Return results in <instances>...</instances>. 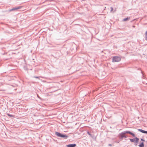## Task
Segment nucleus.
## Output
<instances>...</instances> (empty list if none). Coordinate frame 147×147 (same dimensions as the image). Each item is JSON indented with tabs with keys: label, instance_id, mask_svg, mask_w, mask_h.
Here are the masks:
<instances>
[{
	"label": "nucleus",
	"instance_id": "nucleus-1",
	"mask_svg": "<svg viewBox=\"0 0 147 147\" xmlns=\"http://www.w3.org/2000/svg\"><path fill=\"white\" fill-rule=\"evenodd\" d=\"M121 59L120 57H113V62H117L120 61Z\"/></svg>",
	"mask_w": 147,
	"mask_h": 147
},
{
	"label": "nucleus",
	"instance_id": "nucleus-2",
	"mask_svg": "<svg viewBox=\"0 0 147 147\" xmlns=\"http://www.w3.org/2000/svg\"><path fill=\"white\" fill-rule=\"evenodd\" d=\"M55 134L58 136L61 137H65L67 138V136L65 135L62 134H61L57 132H55Z\"/></svg>",
	"mask_w": 147,
	"mask_h": 147
},
{
	"label": "nucleus",
	"instance_id": "nucleus-3",
	"mask_svg": "<svg viewBox=\"0 0 147 147\" xmlns=\"http://www.w3.org/2000/svg\"><path fill=\"white\" fill-rule=\"evenodd\" d=\"M139 140V139L137 138H135L134 139H130V140L131 142H134L136 141L137 143Z\"/></svg>",
	"mask_w": 147,
	"mask_h": 147
},
{
	"label": "nucleus",
	"instance_id": "nucleus-4",
	"mask_svg": "<svg viewBox=\"0 0 147 147\" xmlns=\"http://www.w3.org/2000/svg\"><path fill=\"white\" fill-rule=\"evenodd\" d=\"M125 133L123 132L121 133L120 134V135L121 136V137L122 138L123 137L125 138H126V137L125 136Z\"/></svg>",
	"mask_w": 147,
	"mask_h": 147
},
{
	"label": "nucleus",
	"instance_id": "nucleus-5",
	"mask_svg": "<svg viewBox=\"0 0 147 147\" xmlns=\"http://www.w3.org/2000/svg\"><path fill=\"white\" fill-rule=\"evenodd\" d=\"M76 145L75 144H72L68 145L67 146V147H75Z\"/></svg>",
	"mask_w": 147,
	"mask_h": 147
},
{
	"label": "nucleus",
	"instance_id": "nucleus-6",
	"mask_svg": "<svg viewBox=\"0 0 147 147\" xmlns=\"http://www.w3.org/2000/svg\"><path fill=\"white\" fill-rule=\"evenodd\" d=\"M138 130L142 133L147 134V131H145L140 129H138Z\"/></svg>",
	"mask_w": 147,
	"mask_h": 147
},
{
	"label": "nucleus",
	"instance_id": "nucleus-7",
	"mask_svg": "<svg viewBox=\"0 0 147 147\" xmlns=\"http://www.w3.org/2000/svg\"><path fill=\"white\" fill-rule=\"evenodd\" d=\"M21 7H16L15 8H14L11 9L10 10V11H13V10H15L16 9H18L21 8Z\"/></svg>",
	"mask_w": 147,
	"mask_h": 147
},
{
	"label": "nucleus",
	"instance_id": "nucleus-8",
	"mask_svg": "<svg viewBox=\"0 0 147 147\" xmlns=\"http://www.w3.org/2000/svg\"><path fill=\"white\" fill-rule=\"evenodd\" d=\"M139 146L140 147H144V144L142 142L139 145Z\"/></svg>",
	"mask_w": 147,
	"mask_h": 147
},
{
	"label": "nucleus",
	"instance_id": "nucleus-9",
	"mask_svg": "<svg viewBox=\"0 0 147 147\" xmlns=\"http://www.w3.org/2000/svg\"><path fill=\"white\" fill-rule=\"evenodd\" d=\"M129 134H130L132 136H133L134 137L135 136V134H134L131 132H130V131H129Z\"/></svg>",
	"mask_w": 147,
	"mask_h": 147
},
{
	"label": "nucleus",
	"instance_id": "nucleus-10",
	"mask_svg": "<svg viewBox=\"0 0 147 147\" xmlns=\"http://www.w3.org/2000/svg\"><path fill=\"white\" fill-rule=\"evenodd\" d=\"M129 18H127L124 19L123 20V21H125L129 20Z\"/></svg>",
	"mask_w": 147,
	"mask_h": 147
},
{
	"label": "nucleus",
	"instance_id": "nucleus-11",
	"mask_svg": "<svg viewBox=\"0 0 147 147\" xmlns=\"http://www.w3.org/2000/svg\"><path fill=\"white\" fill-rule=\"evenodd\" d=\"M129 131H124L123 132L125 133V134L127 133H129Z\"/></svg>",
	"mask_w": 147,
	"mask_h": 147
},
{
	"label": "nucleus",
	"instance_id": "nucleus-12",
	"mask_svg": "<svg viewBox=\"0 0 147 147\" xmlns=\"http://www.w3.org/2000/svg\"><path fill=\"white\" fill-rule=\"evenodd\" d=\"M146 37H147V31H146Z\"/></svg>",
	"mask_w": 147,
	"mask_h": 147
},
{
	"label": "nucleus",
	"instance_id": "nucleus-13",
	"mask_svg": "<svg viewBox=\"0 0 147 147\" xmlns=\"http://www.w3.org/2000/svg\"><path fill=\"white\" fill-rule=\"evenodd\" d=\"M111 11H112L113 10V8L112 7H111Z\"/></svg>",
	"mask_w": 147,
	"mask_h": 147
},
{
	"label": "nucleus",
	"instance_id": "nucleus-14",
	"mask_svg": "<svg viewBox=\"0 0 147 147\" xmlns=\"http://www.w3.org/2000/svg\"><path fill=\"white\" fill-rule=\"evenodd\" d=\"M141 140L142 141H144V140H143L142 139H141Z\"/></svg>",
	"mask_w": 147,
	"mask_h": 147
}]
</instances>
